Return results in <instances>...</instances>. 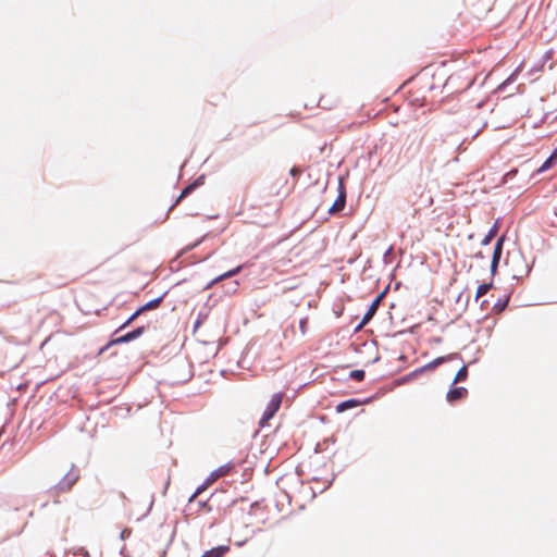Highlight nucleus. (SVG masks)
<instances>
[{
  "instance_id": "nucleus-26",
  "label": "nucleus",
  "mask_w": 557,
  "mask_h": 557,
  "mask_svg": "<svg viewBox=\"0 0 557 557\" xmlns=\"http://www.w3.org/2000/svg\"><path fill=\"white\" fill-rule=\"evenodd\" d=\"M216 471L224 472V474H225L227 470L222 467V468L218 469Z\"/></svg>"
},
{
  "instance_id": "nucleus-2",
  "label": "nucleus",
  "mask_w": 557,
  "mask_h": 557,
  "mask_svg": "<svg viewBox=\"0 0 557 557\" xmlns=\"http://www.w3.org/2000/svg\"><path fill=\"white\" fill-rule=\"evenodd\" d=\"M282 400H283V393H276V394H274L271 397V399H270V401H269V404H268V406H267V408H265V410H264V412H263V414H262V417L260 419V425L261 426L267 425L268 422L278 411V409H280V407L282 405Z\"/></svg>"
},
{
  "instance_id": "nucleus-7",
  "label": "nucleus",
  "mask_w": 557,
  "mask_h": 557,
  "mask_svg": "<svg viewBox=\"0 0 557 557\" xmlns=\"http://www.w3.org/2000/svg\"><path fill=\"white\" fill-rule=\"evenodd\" d=\"M145 332V327L144 326H140V327H137L136 330L116 338L114 341V343L116 344H121V343H127V342H131L137 337H139L143 333Z\"/></svg>"
},
{
  "instance_id": "nucleus-12",
  "label": "nucleus",
  "mask_w": 557,
  "mask_h": 557,
  "mask_svg": "<svg viewBox=\"0 0 557 557\" xmlns=\"http://www.w3.org/2000/svg\"><path fill=\"white\" fill-rule=\"evenodd\" d=\"M240 271H242V265H238V267H236V268H234V269H232V270H230V271H227V272H225V273H223V274L219 275L218 277H215V278L211 282V284H210V285H213V284H215V283H218V282H220V281H223V280H225V278L232 277V276H234V275L238 274Z\"/></svg>"
},
{
  "instance_id": "nucleus-20",
  "label": "nucleus",
  "mask_w": 557,
  "mask_h": 557,
  "mask_svg": "<svg viewBox=\"0 0 557 557\" xmlns=\"http://www.w3.org/2000/svg\"><path fill=\"white\" fill-rule=\"evenodd\" d=\"M350 377L356 381H362L364 379V371L363 370H354L350 372Z\"/></svg>"
},
{
  "instance_id": "nucleus-4",
  "label": "nucleus",
  "mask_w": 557,
  "mask_h": 557,
  "mask_svg": "<svg viewBox=\"0 0 557 557\" xmlns=\"http://www.w3.org/2000/svg\"><path fill=\"white\" fill-rule=\"evenodd\" d=\"M503 243H504V236H502L497 239L496 245L494 247L493 258H492V263H491L492 273H495V271L498 267V263H499V260L502 257V251H503Z\"/></svg>"
},
{
  "instance_id": "nucleus-3",
  "label": "nucleus",
  "mask_w": 557,
  "mask_h": 557,
  "mask_svg": "<svg viewBox=\"0 0 557 557\" xmlns=\"http://www.w3.org/2000/svg\"><path fill=\"white\" fill-rule=\"evenodd\" d=\"M468 396V389L462 386L453 387L446 394V400L450 404H454L458 400H461Z\"/></svg>"
},
{
  "instance_id": "nucleus-11",
  "label": "nucleus",
  "mask_w": 557,
  "mask_h": 557,
  "mask_svg": "<svg viewBox=\"0 0 557 557\" xmlns=\"http://www.w3.org/2000/svg\"><path fill=\"white\" fill-rule=\"evenodd\" d=\"M227 550V546H219L207 550L201 557H223Z\"/></svg>"
},
{
  "instance_id": "nucleus-25",
  "label": "nucleus",
  "mask_w": 557,
  "mask_h": 557,
  "mask_svg": "<svg viewBox=\"0 0 557 557\" xmlns=\"http://www.w3.org/2000/svg\"><path fill=\"white\" fill-rule=\"evenodd\" d=\"M552 156H553V159L557 160V148L553 151Z\"/></svg>"
},
{
  "instance_id": "nucleus-23",
  "label": "nucleus",
  "mask_w": 557,
  "mask_h": 557,
  "mask_svg": "<svg viewBox=\"0 0 557 557\" xmlns=\"http://www.w3.org/2000/svg\"><path fill=\"white\" fill-rule=\"evenodd\" d=\"M300 173H301V171H300V169H299V168H297V166H294V168H292V169H290V175H292V176H294V177L299 176V175H300Z\"/></svg>"
},
{
  "instance_id": "nucleus-15",
  "label": "nucleus",
  "mask_w": 557,
  "mask_h": 557,
  "mask_svg": "<svg viewBox=\"0 0 557 557\" xmlns=\"http://www.w3.org/2000/svg\"><path fill=\"white\" fill-rule=\"evenodd\" d=\"M447 358L446 357H438L431 361L430 363L425 364L421 369H419V372H422L424 370H432L435 369L437 366L442 364Z\"/></svg>"
},
{
  "instance_id": "nucleus-24",
  "label": "nucleus",
  "mask_w": 557,
  "mask_h": 557,
  "mask_svg": "<svg viewBox=\"0 0 557 557\" xmlns=\"http://www.w3.org/2000/svg\"><path fill=\"white\" fill-rule=\"evenodd\" d=\"M18 366V360H13L10 364H9V370L11 369H14Z\"/></svg>"
},
{
  "instance_id": "nucleus-8",
  "label": "nucleus",
  "mask_w": 557,
  "mask_h": 557,
  "mask_svg": "<svg viewBox=\"0 0 557 557\" xmlns=\"http://www.w3.org/2000/svg\"><path fill=\"white\" fill-rule=\"evenodd\" d=\"M363 403L358 400V399H354V398L352 399H347L345 401L339 403L336 406L335 410H336L337 413H342V412H344V411H346L348 409L356 408V407H358V406H360Z\"/></svg>"
},
{
  "instance_id": "nucleus-14",
  "label": "nucleus",
  "mask_w": 557,
  "mask_h": 557,
  "mask_svg": "<svg viewBox=\"0 0 557 557\" xmlns=\"http://www.w3.org/2000/svg\"><path fill=\"white\" fill-rule=\"evenodd\" d=\"M162 299H163V297H158V298L147 302L146 305L140 307L141 311L145 312V311L153 310V309L158 308L160 306V304L162 302Z\"/></svg>"
},
{
  "instance_id": "nucleus-17",
  "label": "nucleus",
  "mask_w": 557,
  "mask_h": 557,
  "mask_svg": "<svg viewBox=\"0 0 557 557\" xmlns=\"http://www.w3.org/2000/svg\"><path fill=\"white\" fill-rule=\"evenodd\" d=\"M556 161L557 160L553 159V156L550 154V157L548 159H546V161L542 164V166L539 169L537 172L542 173V172L550 169Z\"/></svg>"
},
{
  "instance_id": "nucleus-9",
  "label": "nucleus",
  "mask_w": 557,
  "mask_h": 557,
  "mask_svg": "<svg viewBox=\"0 0 557 557\" xmlns=\"http://www.w3.org/2000/svg\"><path fill=\"white\" fill-rule=\"evenodd\" d=\"M222 475H224V472H219V471L211 472L210 475L207 478L205 484L197 488L196 493L194 494V497H196L198 494L203 492L209 485H211L213 482H215Z\"/></svg>"
},
{
  "instance_id": "nucleus-6",
  "label": "nucleus",
  "mask_w": 557,
  "mask_h": 557,
  "mask_svg": "<svg viewBox=\"0 0 557 557\" xmlns=\"http://www.w3.org/2000/svg\"><path fill=\"white\" fill-rule=\"evenodd\" d=\"M346 205V193L343 186H341V191L337 197V199L334 201L332 207L329 209V212L331 214H335L339 211H342L345 208Z\"/></svg>"
},
{
  "instance_id": "nucleus-13",
  "label": "nucleus",
  "mask_w": 557,
  "mask_h": 557,
  "mask_svg": "<svg viewBox=\"0 0 557 557\" xmlns=\"http://www.w3.org/2000/svg\"><path fill=\"white\" fill-rule=\"evenodd\" d=\"M468 379V367L462 366L458 372L456 373L453 384H457L458 382H463Z\"/></svg>"
},
{
  "instance_id": "nucleus-1",
  "label": "nucleus",
  "mask_w": 557,
  "mask_h": 557,
  "mask_svg": "<svg viewBox=\"0 0 557 557\" xmlns=\"http://www.w3.org/2000/svg\"><path fill=\"white\" fill-rule=\"evenodd\" d=\"M79 478V470L76 468L75 465H71V468L64 474V476L55 485L51 486L48 493L52 497H59L61 494L69 493L77 483Z\"/></svg>"
},
{
  "instance_id": "nucleus-16",
  "label": "nucleus",
  "mask_w": 557,
  "mask_h": 557,
  "mask_svg": "<svg viewBox=\"0 0 557 557\" xmlns=\"http://www.w3.org/2000/svg\"><path fill=\"white\" fill-rule=\"evenodd\" d=\"M492 283H484L479 285L475 293V299L478 300L479 298L484 296L492 288Z\"/></svg>"
},
{
  "instance_id": "nucleus-22",
  "label": "nucleus",
  "mask_w": 557,
  "mask_h": 557,
  "mask_svg": "<svg viewBox=\"0 0 557 557\" xmlns=\"http://www.w3.org/2000/svg\"><path fill=\"white\" fill-rule=\"evenodd\" d=\"M308 319H301L299 322L300 332L305 335L307 333Z\"/></svg>"
},
{
  "instance_id": "nucleus-10",
  "label": "nucleus",
  "mask_w": 557,
  "mask_h": 557,
  "mask_svg": "<svg viewBox=\"0 0 557 557\" xmlns=\"http://www.w3.org/2000/svg\"><path fill=\"white\" fill-rule=\"evenodd\" d=\"M200 185L199 181H195L194 183L189 184L188 186H186L181 195L178 196V198L176 199L175 203L172 206V208L176 205H178L184 198H186L187 196H189L198 186Z\"/></svg>"
},
{
  "instance_id": "nucleus-21",
  "label": "nucleus",
  "mask_w": 557,
  "mask_h": 557,
  "mask_svg": "<svg viewBox=\"0 0 557 557\" xmlns=\"http://www.w3.org/2000/svg\"><path fill=\"white\" fill-rule=\"evenodd\" d=\"M495 234H496V230H495V228H492V230L490 231V233H488V234L484 237V239L482 240V244H483V245H487V244L491 242V239L495 236Z\"/></svg>"
},
{
  "instance_id": "nucleus-5",
  "label": "nucleus",
  "mask_w": 557,
  "mask_h": 557,
  "mask_svg": "<svg viewBox=\"0 0 557 557\" xmlns=\"http://www.w3.org/2000/svg\"><path fill=\"white\" fill-rule=\"evenodd\" d=\"M383 295H379L373 301L372 304L370 305V307L368 308V311L364 313L363 318H362V321H361V324L359 327H362L364 326L372 318L373 315L375 314L379 306H380V302H381V299H382Z\"/></svg>"
},
{
  "instance_id": "nucleus-18",
  "label": "nucleus",
  "mask_w": 557,
  "mask_h": 557,
  "mask_svg": "<svg viewBox=\"0 0 557 557\" xmlns=\"http://www.w3.org/2000/svg\"><path fill=\"white\" fill-rule=\"evenodd\" d=\"M143 313L141 309L138 308L127 320L124 324H122L121 329L126 327L129 325L134 320H136L140 314Z\"/></svg>"
},
{
  "instance_id": "nucleus-19",
  "label": "nucleus",
  "mask_w": 557,
  "mask_h": 557,
  "mask_svg": "<svg viewBox=\"0 0 557 557\" xmlns=\"http://www.w3.org/2000/svg\"><path fill=\"white\" fill-rule=\"evenodd\" d=\"M143 313L141 309L138 308L127 320L124 324H122L121 329L126 327L129 325L134 320H136L140 314Z\"/></svg>"
}]
</instances>
